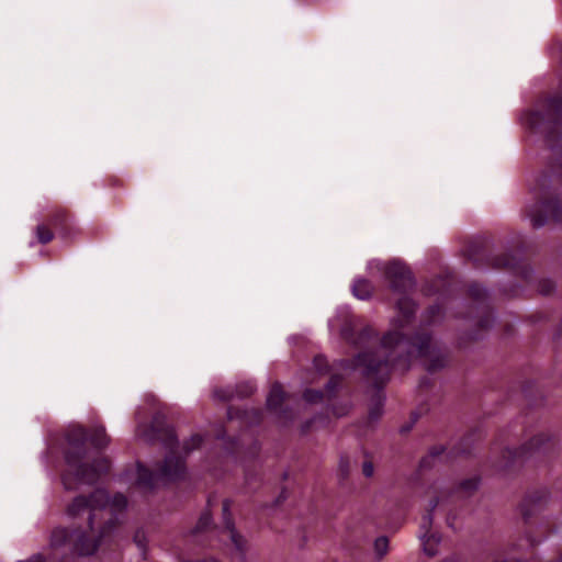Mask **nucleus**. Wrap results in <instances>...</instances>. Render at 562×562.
Here are the masks:
<instances>
[{"instance_id":"obj_40","label":"nucleus","mask_w":562,"mask_h":562,"mask_svg":"<svg viewBox=\"0 0 562 562\" xmlns=\"http://www.w3.org/2000/svg\"><path fill=\"white\" fill-rule=\"evenodd\" d=\"M448 525H449L450 527H452V522H451L450 518H448Z\"/></svg>"},{"instance_id":"obj_9","label":"nucleus","mask_w":562,"mask_h":562,"mask_svg":"<svg viewBox=\"0 0 562 562\" xmlns=\"http://www.w3.org/2000/svg\"><path fill=\"white\" fill-rule=\"evenodd\" d=\"M439 505V497H435L429 503V509L422 519L419 539L422 541L423 550L428 557H435L438 553V546L441 542L439 533H429L434 521V512Z\"/></svg>"},{"instance_id":"obj_36","label":"nucleus","mask_w":562,"mask_h":562,"mask_svg":"<svg viewBox=\"0 0 562 562\" xmlns=\"http://www.w3.org/2000/svg\"><path fill=\"white\" fill-rule=\"evenodd\" d=\"M135 541L137 542V546L139 547V549L142 551H144L145 547H144L143 542L138 540V535H136Z\"/></svg>"},{"instance_id":"obj_17","label":"nucleus","mask_w":562,"mask_h":562,"mask_svg":"<svg viewBox=\"0 0 562 562\" xmlns=\"http://www.w3.org/2000/svg\"><path fill=\"white\" fill-rule=\"evenodd\" d=\"M469 295L474 302L481 305L488 297V291L477 283H472L469 286Z\"/></svg>"},{"instance_id":"obj_26","label":"nucleus","mask_w":562,"mask_h":562,"mask_svg":"<svg viewBox=\"0 0 562 562\" xmlns=\"http://www.w3.org/2000/svg\"><path fill=\"white\" fill-rule=\"evenodd\" d=\"M201 442H202V437L200 435H193L190 437L189 440L183 442L182 449L186 453H189L192 450L200 447Z\"/></svg>"},{"instance_id":"obj_20","label":"nucleus","mask_w":562,"mask_h":562,"mask_svg":"<svg viewBox=\"0 0 562 562\" xmlns=\"http://www.w3.org/2000/svg\"><path fill=\"white\" fill-rule=\"evenodd\" d=\"M213 397L215 400L227 402L235 398V385H228L226 387H216L213 391Z\"/></svg>"},{"instance_id":"obj_7","label":"nucleus","mask_w":562,"mask_h":562,"mask_svg":"<svg viewBox=\"0 0 562 562\" xmlns=\"http://www.w3.org/2000/svg\"><path fill=\"white\" fill-rule=\"evenodd\" d=\"M340 324L341 337L353 347H364L372 339L378 337V333L371 326H364L358 334L355 333L356 328L361 324L359 317L350 313L346 307L338 311L337 317L329 321V326Z\"/></svg>"},{"instance_id":"obj_34","label":"nucleus","mask_w":562,"mask_h":562,"mask_svg":"<svg viewBox=\"0 0 562 562\" xmlns=\"http://www.w3.org/2000/svg\"><path fill=\"white\" fill-rule=\"evenodd\" d=\"M18 562H44L41 554H34L27 560H19Z\"/></svg>"},{"instance_id":"obj_10","label":"nucleus","mask_w":562,"mask_h":562,"mask_svg":"<svg viewBox=\"0 0 562 562\" xmlns=\"http://www.w3.org/2000/svg\"><path fill=\"white\" fill-rule=\"evenodd\" d=\"M231 507L232 502L229 499H225L222 505L224 521L223 532L227 535L236 552L240 555V558L244 559L246 555V540L235 528L234 520L231 514Z\"/></svg>"},{"instance_id":"obj_8","label":"nucleus","mask_w":562,"mask_h":562,"mask_svg":"<svg viewBox=\"0 0 562 562\" xmlns=\"http://www.w3.org/2000/svg\"><path fill=\"white\" fill-rule=\"evenodd\" d=\"M384 280L389 288L397 294H405L415 286L411 270L400 261H391L383 268Z\"/></svg>"},{"instance_id":"obj_27","label":"nucleus","mask_w":562,"mask_h":562,"mask_svg":"<svg viewBox=\"0 0 562 562\" xmlns=\"http://www.w3.org/2000/svg\"><path fill=\"white\" fill-rule=\"evenodd\" d=\"M555 289L553 281L549 279H541L538 283V291L542 295L551 294Z\"/></svg>"},{"instance_id":"obj_30","label":"nucleus","mask_w":562,"mask_h":562,"mask_svg":"<svg viewBox=\"0 0 562 562\" xmlns=\"http://www.w3.org/2000/svg\"><path fill=\"white\" fill-rule=\"evenodd\" d=\"M494 321H495V318L490 313H485L479 321V326L482 329H487V328L492 327V325L494 324Z\"/></svg>"},{"instance_id":"obj_22","label":"nucleus","mask_w":562,"mask_h":562,"mask_svg":"<svg viewBox=\"0 0 562 562\" xmlns=\"http://www.w3.org/2000/svg\"><path fill=\"white\" fill-rule=\"evenodd\" d=\"M389 550V539L387 537H379L374 541V552L378 559H382Z\"/></svg>"},{"instance_id":"obj_6","label":"nucleus","mask_w":562,"mask_h":562,"mask_svg":"<svg viewBox=\"0 0 562 562\" xmlns=\"http://www.w3.org/2000/svg\"><path fill=\"white\" fill-rule=\"evenodd\" d=\"M560 449V440L550 432L540 431L533 435L518 449L506 448L503 452V468L512 465L518 460L528 459L536 454H552Z\"/></svg>"},{"instance_id":"obj_1","label":"nucleus","mask_w":562,"mask_h":562,"mask_svg":"<svg viewBox=\"0 0 562 562\" xmlns=\"http://www.w3.org/2000/svg\"><path fill=\"white\" fill-rule=\"evenodd\" d=\"M397 315L391 321V329L384 334L375 351L358 353L351 369H361L362 374L373 381L379 390L369 411V418L378 420L383 413L385 397L380 390L389 380L392 371L405 372L412 359H420L425 369L432 373L442 369L447 356L440 344L425 329L443 319V312L438 304L431 305L423 314L422 325L412 338L402 331L413 322L417 306L408 296H402L396 303Z\"/></svg>"},{"instance_id":"obj_33","label":"nucleus","mask_w":562,"mask_h":562,"mask_svg":"<svg viewBox=\"0 0 562 562\" xmlns=\"http://www.w3.org/2000/svg\"><path fill=\"white\" fill-rule=\"evenodd\" d=\"M314 367L318 372H322L323 367L326 366V359L323 356H317L314 358Z\"/></svg>"},{"instance_id":"obj_38","label":"nucleus","mask_w":562,"mask_h":562,"mask_svg":"<svg viewBox=\"0 0 562 562\" xmlns=\"http://www.w3.org/2000/svg\"><path fill=\"white\" fill-rule=\"evenodd\" d=\"M472 338L473 339H477V338H480V336L477 334H475V335L472 336Z\"/></svg>"},{"instance_id":"obj_35","label":"nucleus","mask_w":562,"mask_h":562,"mask_svg":"<svg viewBox=\"0 0 562 562\" xmlns=\"http://www.w3.org/2000/svg\"><path fill=\"white\" fill-rule=\"evenodd\" d=\"M315 418L306 422L303 426H302V432H306L311 426L312 423H314Z\"/></svg>"},{"instance_id":"obj_19","label":"nucleus","mask_w":562,"mask_h":562,"mask_svg":"<svg viewBox=\"0 0 562 562\" xmlns=\"http://www.w3.org/2000/svg\"><path fill=\"white\" fill-rule=\"evenodd\" d=\"M479 484L480 480L476 476L463 480L459 484L457 492L461 493L464 496L471 495L474 491L477 490Z\"/></svg>"},{"instance_id":"obj_39","label":"nucleus","mask_w":562,"mask_h":562,"mask_svg":"<svg viewBox=\"0 0 562 562\" xmlns=\"http://www.w3.org/2000/svg\"><path fill=\"white\" fill-rule=\"evenodd\" d=\"M183 562H205V561L196 560V561H183Z\"/></svg>"},{"instance_id":"obj_28","label":"nucleus","mask_w":562,"mask_h":562,"mask_svg":"<svg viewBox=\"0 0 562 562\" xmlns=\"http://www.w3.org/2000/svg\"><path fill=\"white\" fill-rule=\"evenodd\" d=\"M340 378L338 375H333L329 381L325 385L326 395L328 398L335 394L336 390L339 387Z\"/></svg>"},{"instance_id":"obj_11","label":"nucleus","mask_w":562,"mask_h":562,"mask_svg":"<svg viewBox=\"0 0 562 562\" xmlns=\"http://www.w3.org/2000/svg\"><path fill=\"white\" fill-rule=\"evenodd\" d=\"M549 501V492L547 490H538L529 493L520 505V510L526 520L532 517L537 512L544 508Z\"/></svg>"},{"instance_id":"obj_13","label":"nucleus","mask_w":562,"mask_h":562,"mask_svg":"<svg viewBox=\"0 0 562 562\" xmlns=\"http://www.w3.org/2000/svg\"><path fill=\"white\" fill-rule=\"evenodd\" d=\"M351 292L359 300H369L372 295L373 286L369 280L357 278L351 285Z\"/></svg>"},{"instance_id":"obj_32","label":"nucleus","mask_w":562,"mask_h":562,"mask_svg":"<svg viewBox=\"0 0 562 562\" xmlns=\"http://www.w3.org/2000/svg\"><path fill=\"white\" fill-rule=\"evenodd\" d=\"M374 472V467L371 461H366L362 464V473L366 477H371Z\"/></svg>"},{"instance_id":"obj_3","label":"nucleus","mask_w":562,"mask_h":562,"mask_svg":"<svg viewBox=\"0 0 562 562\" xmlns=\"http://www.w3.org/2000/svg\"><path fill=\"white\" fill-rule=\"evenodd\" d=\"M127 507L125 495L117 493L110 499L103 488H97L88 496L78 495L67 506L68 517L76 519L85 515L88 517V526L91 535L86 531L56 528L50 536V544L54 548L69 544L72 551L81 557L93 554L101 543L114 529L116 516Z\"/></svg>"},{"instance_id":"obj_21","label":"nucleus","mask_w":562,"mask_h":562,"mask_svg":"<svg viewBox=\"0 0 562 562\" xmlns=\"http://www.w3.org/2000/svg\"><path fill=\"white\" fill-rule=\"evenodd\" d=\"M445 451V447L439 446L435 447L430 450L429 454L422 459L420 467L429 468L431 467V462L439 458Z\"/></svg>"},{"instance_id":"obj_37","label":"nucleus","mask_w":562,"mask_h":562,"mask_svg":"<svg viewBox=\"0 0 562 562\" xmlns=\"http://www.w3.org/2000/svg\"><path fill=\"white\" fill-rule=\"evenodd\" d=\"M557 336L558 337L562 336V317H561V322H560V326H559V330L557 333Z\"/></svg>"},{"instance_id":"obj_41","label":"nucleus","mask_w":562,"mask_h":562,"mask_svg":"<svg viewBox=\"0 0 562 562\" xmlns=\"http://www.w3.org/2000/svg\"><path fill=\"white\" fill-rule=\"evenodd\" d=\"M557 562H562V555L560 557V559Z\"/></svg>"},{"instance_id":"obj_4","label":"nucleus","mask_w":562,"mask_h":562,"mask_svg":"<svg viewBox=\"0 0 562 562\" xmlns=\"http://www.w3.org/2000/svg\"><path fill=\"white\" fill-rule=\"evenodd\" d=\"M136 436L148 443L160 441L165 448L170 450L166 456L157 473L151 472L142 463H137L136 486L143 492H151L159 483H168L181 480L186 474V463L181 457L173 453L179 447L173 428L165 424L161 415L153 418L151 425L139 424L136 428Z\"/></svg>"},{"instance_id":"obj_29","label":"nucleus","mask_w":562,"mask_h":562,"mask_svg":"<svg viewBox=\"0 0 562 562\" xmlns=\"http://www.w3.org/2000/svg\"><path fill=\"white\" fill-rule=\"evenodd\" d=\"M338 468H339V473H340L341 480H346L348 477L349 471H350L349 459L347 457H340Z\"/></svg>"},{"instance_id":"obj_24","label":"nucleus","mask_w":562,"mask_h":562,"mask_svg":"<svg viewBox=\"0 0 562 562\" xmlns=\"http://www.w3.org/2000/svg\"><path fill=\"white\" fill-rule=\"evenodd\" d=\"M212 522V516L209 512H205L201 515L194 530H193V533L194 535H198L202 531H204Z\"/></svg>"},{"instance_id":"obj_31","label":"nucleus","mask_w":562,"mask_h":562,"mask_svg":"<svg viewBox=\"0 0 562 562\" xmlns=\"http://www.w3.org/2000/svg\"><path fill=\"white\" fill-rule=\"evenodd\" d=\"M350 406L348 404H341L338 406H333L331 412L337 417H342L348 414Z\"/></svg>"},{"instance_id":"obj_25","label":"nucleus","mask_w":562,"mask_h":562,"mask_svg":"<svg viewBox=\"0 0 562 562\" xmlns=\"http://www.w3.org/2000/svg\"><path fill=\"white\" fill-rule=\"evenodd\" d=\"M303 398L307 402V403H318V402H322L323 398H324V393L322 391H318V390H311V389H307L304 391L303 393Z\"/></svg>"},{"instance_id":"obj_16","label":"nucleus","mask_w":562,"mask_h":562,"mask_svg":"<svg viewBox=\"0 0 562 562\" xmlns=\"http://www.w3.org/2000/svg\"><path fill=\"white\" fill-rule=\"evenodd\" d=\"M90 441L98 449L105 448L110 442L105 428L103 426L94 427L90 436Z\"/></svg>"},{"instance_id":"obj_12","label":"nucleus","mask_w":562,"mask_h":562,"mask_svg":"<svg viewBox=\"0 0 562 562\" xmlns=\"http://www.w3.org/2000/svg\"><path fill=\"white\" fill-rule=\"evenodd\" d=\"M492 266L494 268H505L514 270L526 280H528L533 274L532 268H530L527 265H520V258L512 254H505L502 257L494 258Z\"/></svg>"},{"instance_id":"obj_23","label":"nucleus","mask_w":562,"mask_h":562,"mask_svg":"<svg viewBox=\"0 0 562 562\" xmlns=\"http://www.w3.org/2000/svg\"><path fill=\"white\" fill-rule=\"evenodd\" d=\"M255 387L251 383H240L235 385V398H244L252 394Z\"/></svg>"},{"instance_id":"obj_2","label":"nucleus","mask_w":562,"mask_h":562,"mask_svg":"<svg viewBox=\"0 0 562 562\" xmlns=\"http://www.w3.org/2000/svg\"><path fill=\"white\" fill-rule=\"evenodd\" d=\"M524 124L544 136L554 157L551 173L540 175L532 191L539 199L527 209L533 228H540L549 218L562 224V146L555 140L562 138V94L540 99L535 109L522 117Z\"/></svg>"},{"instance_id":"obj_15","label":"nucleus","mask_w":562,"mask_h":562,"mask_svg":"<svg viewBox=\"0 0 562 562\" xmlns=\"http://www.w3.org/2000/svg\"><path fill=\"white\" fill-rule=\"evenodd\" d=\"M285 393L283 392L280 383H274L267 396V407L271 411H277L283 403Z\"/></svg>"},{"instance_id":"obj_5","label":"nucleus","mask_w":562,"mask_h":562,"mask_svg":"<svg viewBox=\"0 0 562 562\" xmlns=\"http://www.w3.org/2000/svg\"><path fill=\"white\" fill-rule=\"evenodd\" d=\"M67 448L65 460L67 470L63 474L64 487L72 490L76 484H93L102 473L110 469V462L105 458L93 460L92 464L86 463L87 459V432L81 426H71L66 432Z\"/></svg>"},{"instance_id":"obj_14","label":"nucleus","mask_w":562,"mask_h":562,"mask_svg":"<svg viewBox=\"0 0 562 562\" xmlns=\"http://www.w3.org/2000/svg\"><path fill=\"white\" fill-rule=\"evenodd\" d=\"M48 223L55 226L56 228H59L63 235H67V229L70 226L71 217L65 210H56L49 216Z\"/></svg>"},{"instance_id":"obj_18","label":"nucleus","mask_w":562,"mask_h":562,"mask_svg":"<svg viewBox=\"0 0 562 562\" xmlns=\"http://www.w3.org/2000/svg\"><path fill=\"white\" fill-rule=\"evenodd\" d=\"M34 233H35L37 243L43 244V245L48 244L54 238L53 231L46 224H38L35 227Z\"/></svg>"}]
</instances>
